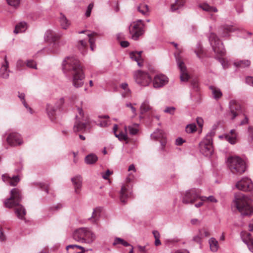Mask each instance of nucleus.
<instances>
[{
  "label": "nucleus",
  "instance_id": "nucleus-64",
  "mask_svg": "<svg viewBox=\"0 0 253 253\" xmlns=\"http://www.w3.org/2000/svg\"><path fill=\"white\" fill-rule=\"evenodd\" d=\"M184 142V141L181 138H178L176 140V144L177 145H181Z\"/></svg>",
  "mask_w": 253,
  "mask_h": 253
},
{
  "label": "nucleus",
  "instance_id": "nucleus-31",
  "mask_svg": "<svg viewBox=\"0 0 253 253\" xmlns=\"http://www.w3.org/2000/svg\"><path fill=\"white\" fill-rule=\"evenodd\" d=\"M235 67L238 68H245L249 67L251 65V61L249 60H242L236 61L234 63Z\"/></svg>",
  "mask_w": 253,
  "mask_h": 253
},
{
  "label": "nucleus",
  "instance_id": "nucleus-34",
  "mask_svg": "<svg viewBox=\"0 0 253 253\" xmlns=\"http://www.w3.org/2000/svg\"><path fill=\"white\" fill-rule=\"evenodd\" d=\"M27 28V23L24 22H21L15 26L14 31V33L18 34L24 32Z\"/></svg>",
  "mask_w": 253,
  "mask_h": 253
},
{
  "label": "nucleus",
  "instance_id": "nucleus-42",
  "mask_svg": "<svg viewBox=\"0 0 253 253\" xmlns=\"http://www.w3.org/2000/svg\"><path fill=\"white\" fill-rule=\"evenodd\" d=\"M221 30L223 31L222 35L223 37H226L228 35V33L232 32L233 31V28L230 26H227L222 28Z\"/></svg>",
  "mask_w": 253,
  "mask_h": 253
},
{
  "label": "nucleus",
  "instance_id": "nucleus-11",
  "mask_svg": "<svg viewBox=\"0 0 253 253\" xmlns=\"http://www.w3.org/2000/svg\"><path fill=\"white\" fill-rule=\"evenodd\" d=\"M136 83L142 86L148 85L152 81V78L146 72L138 70L134 74Z\"/></svg>",
  "mask_w": 253,
  "mask_h": 253
},
{
  "label": "nucleus",
  "instance_id": "nucleus-27",
  "mask_svg": "<svg viewBox=\"0 0 253 253\" xmlns=\"http://www.w3.org/2000/svg\"><path fill=\"white\" fill-rule=\"evenodd\" d=\"M59 39V36L54 32L48 30L45 34V40L49 42H55Z\"/></svg>",
  "mask_w": 253,
  "mask_h": 253
},
{
  "label": "nucleus",
  "instance_id": "nucleus-7",
  "mask_svg": "<svg viewBox=\"0 0 253 253\" xmlns=\"http://www.w3.org/2000/svg\"><path fill=\"white\" fill-rule=\"evenodd\" d=\"M22 200L21 191L17 188H13L10 191V197L6 199L4 206L6 208H12L20 204Z\"/></svg>",
  "mask_w": 253,
  "mask_h": 253
},
{
  "label": "nucleus",
  "instance_id": "nucleus-56",
  "mask_svg": "<svg viewBox=\"0 0 253 253\" xmlns=\"http://www.w3.org/2000/svg\"><path fill=\"white\" fill-rule=\"evenodd\" d=\"M39 186L41 189H42V190H44L46 191L47 193H48V186L47 185L45 184L42 183H40L39 184Z\"/></svg>",
  "mask_w": 253,
  "mask_h": 253
},
{
  "label": "nucleus",
  "instance_id": "nucleus-39",
  "mask_svg": "<svg viewBox=\"0 0 253 253\" xmlns=\"http://www.w3.org/2000/svg\"><path fill=\"white\" fill-rule=\"evenodd\" d=\"M97 157L94 154L87 155L85 159V161L87 164H92L97 161Z\"/></svg>",
  "mask_w": 253,
  "mask_h": 253
},
{
  "label": "nucleus",
  "instance_id": "nucleus-33",
  "mask_svg": "<svg viewBox=\"0 0 253 253\" xmlns=\"http://www.w3.org/2000/svg\"><path fill=\"white\" fill-rule=\"evenodd\" d=\"M113 131L116 137H118L120 140H126L127 139V136L126 133L120 131L118 133V126L115 125L113 127Z\"/></svg>",
  "mask_w": 253,
  "mask_h": 253
},
{
  "label": "nucleus",
  "instance_id": "nucleus-16",
  "mask_svg": "<svg viewBox=\"0 0 253 253\" xmlns=\"http://www.w3.org/2000/svg\"><path fill=\"white\" fill-rule=\"evenodd\" d=\"M82 121H84L85 122H82L80 120H77L76 121L73 127L74 132H77L85 131L86 127L89 126L90 122L87 118L85 119H83Z\"/></svg>",
  "mask_w": 253,
  "mask_h": 253
},
{
  "label": "nucleus",
  "instance_id": "nucleus-61",
  "mask_svg": "<svg viewBox=\"0 0 253 253\" xmlns=\"http://www.w3.org/2000/svg\"><path fill=\"white\" fill-rule=\"evenodd\" d=\"M248 130L251 140L253 142V126H249Z\"/></svg>",
  "mask_w": 253,
  "mask_h": 253
},
{
  "label": "nucleus",
  "instance_id": "nucleus-6",
  "mask_svg": "<svg viewBox=\"0 0 253 253\" xmlns=\"http://www.w3.org/2000/svg\"><path fill=\"white\" fill-rule=\"evenodd\" d=\"M134 176L129 173L126 178L125 183L122 186L120 192V199L122 203H125L126 200L131 195L132 188L131 182Z\"/></svg>",
  "mask_w": 253,
  "mask_h": 253
},
{
  "label": "nucleus",
  "instance_id": "nucleus-30",
  "mask_svg": "<svg viewBox=\"0 0 253 253\" xmlns=\"http://www.w3.org/2000/svg\"><path fill=\"white\" fill-rule=\"evenodd\" d=\"M210 250L212 252H216L219 247L218 241L214 238H211L209 240Z\"/></svg>",
  "mask_w": 253,
  "mask_h": 253
},
{
  "label": "nucleus",
  "instance_id": "nucleus-46",
  "mask_svg": "<svg viewBox=\"0 0 253 253\" xmlns=\"http://www.w3.org/2000/svg\"><path fill=\"white\" fill-rule=\"evenodd\" d=\"M18 97L22 101V103H23L24 106L26 108L29 109L30 113H32V109L30 107H28V104H27V103L25 101V100L24 99L25 94L24 93H19Z\"/></svg>",
  "mask_w": 253,
  "mask_h": 253
},
{
  "label": "nucleus",
  "instance_id": "nucleus-43",
  "mask_svg": "<svg viewBox=\"0 0 253 253\" xmlns=\"http://www.w3.org/2000/svg\"><path fill=\"white\" fill-rule=\"evenodd\" d=\"M201 7L204 10L210 12H216L217 11V10L216 8L210 6L209 5L207 4H204L202 5Z\"/></svg>",
  "mask_w": 253,
  "mask_h": 253
},
{
  "label": "nucleus",
  "instance_id": "nucleus-40",
  "mask_svg": "<svg viewBox=\"0 0 253 253\" xmlns=\"http://www.w3.org/2000/svg\"><path fill=\"white\" fill-rule=\"evenodd\" d=\"M137 9L141 13L146 15L149 11V7L146 4H140L138 6Z\"/></svg>",
  "mask_w": 253,
  "mask_h": 253
},
{
  "label": "nucleus",
  "instance_id": "nucleus-15",
  "mask_svg": "<svg viewBox=\"0 0 253 253\" xmlns=\"http://www.w3.org/2000/svg\"><path fill=\"white\" fill-rule=\"evenodd\" d=\"M7 143L11 146H16L23 143L21 135L16 132L10 133L6 138Z\"/></svg>",
  "mask_w": 253,
  "mask_h": 253
},
{
  "label": "nucleus",
  "instance_id": "nucleus-29",
  "mask_svg": "<svg viewBox=\"0 0 253 253\" xmlns=\"http://www.w3.org/2000/svg\"><path fill=\"white\" fill-rule=\"evenodd\" d=\"M84 33H87V35L88 38V42L90 43V47L91 49L93 51V49H94V43L95 42L94 37H96L97 36V34L95 32L90 33L87 31H83L79 32V33H80V34Z\"/></svg>",
  "mask_w": 253,
  "mask_h": 253
},
{
  "label": "nucleus",
  "instance_id": "nucleus-13",
  "mask_svg": "<svg viewBox=\"0 0 253 253\" xmlns=\"http://www.w3.org/2000/svg\"><path fill=\"white\" fill-rule=\"evenodd\" d=\"M64 100L63 98H60L55 106L48 104L46 107L47 113L51 120L53 121L55 118L56 111L59 109L63 104Z\"/></svg>",
  "mask_w": 253,
  "mask_h": 253
},
{
  "label": "nucleus",
  "instance_id": "nucleus-35",
  "mask_svg": "<svg viewBox=\"0 0 253 253\" xmlns=\"http://www.w3.org/2000/svg\"><path fill=\"white\" fill-rule=\"evenodd\" d=\"M128 129L129 133L131 135L136 134L139 131V125L138 124H133L131 126H129L127 127H125V129L126 130Z\"/></svg>",
  "mask_w": 253,
  "mask_h": 253
},
{
  "label": "nucleus",
  "instance_id": "nucleus-47",
  "mask_svg": "<svg viewBox=\"0 0 253 253\" xmlns=\"http://www.w3.org/2000/svg\"><path fill=\"white\" fill-rule=\"evenodd\" d=\"M199 234L201 236H204L206 237H208L211 235L210 231L205 228L199 230Z\"/></svg>",
  "mask_w": 253,
  "mask_h": 253
},
{
  "label": "nucleus",
  "instance_id": "nucleus-57",
  "mask_svg": "<svg viewBox=\"0 0 253 253\" xmlns=\"http://www.w3.org/2000/svg\"><path fill=\"white\" fill-rule=\"evenodd\" d=\"M201 236L199 233V235H196L193 237V241L196 243H201L202 241Z\"/></svg>",
  "mask_w": 253,
  "mask_h": 253
},
{
  "label": "nucleus",
  "instance_id": "nucleus-20",
  "mask_svg": "<svg viewBox=\"0 0 253 253\" xmlns=\"http://www.w3.org/2000/svg\"><path fill=\"white\" fill-rule=\"evenodd\" d=\"M14 207H15L14 212L17 217L19 219L24 220L25 219V216L26 214V211L25 208L20 204L15 205Z\"/></svg>",
  "mask_w": 253,
  "mask_h": 253
},
{
  "label": "nucleus",
  "instance_id": "nucleus-53",
  "mask_svg": "<svg viewBox=\"0 0 253 253\" xmlns=\"http://www.w3.org/2000/svg\"><path fill=\"white\" fill-rule=\"evenodd\" d=\"M126 107L129 108L131 109L132 113L134 114V116L136 115V109L131 103H127L126 104Z\"/></svg>",
  "mask_w": 253,
  "mask_h": 253
},
{
  "label": "nucleus",
  "instance_id": "nucleus-17",
  "mask_svg": "<svg viewBox=\"0 0 253 253\" xmlns=\"http://www.w3.org/2000/svg\"><path fill=\"white\" fill-rule=\"evenodd\" d=\"M242 241L247 245L249 250L253 253V238L251 234L246 231L241 233Z\"/></svg>",
  "mask_w": 253,
  "mask_h": 253
},
{
  "label": "nucleus",
  "instance_id": "nucleus-14",
  "mask_svg": "<svg viewBox=\"0 0 253 253\" xmlns=\"http://www.w3.org/2000/svg\"><path fill=\"white\" fill-rule=\"evenodd\" d=\"M175 56L177 65L180 70V80L183 82L187 81L189 78V76L187 73V69L184 63L179 55L175 54Z\"/></svg>",
  "mask_w": 253,
  "mask_h": 253
},
{
  "label": "nucleus",
  "instance_id": "nucleus-21",
  "mask_svg": "<svg viewBox=\"0 0 253 253\" xmlns=\"http://www.w3.org/2000/svg\"><path fill=\"white\" fill-rule=\"evenodd\" d=\"M73 184L74 186L75 192L79 194L81 190L82 185V178L80 175H77L71 179Z\"/></svg>",
  "mask_w": 253,
  "mask_h": 253
},
{
  "label": "nucleus",
  "instance_id": "nucleus-49",
  "mask_svg": "<svg viewBox=\"0 0 253 253\" xmlns=\"http://www.w3.org/2000/svg\"><path fill=\"white\" fill-rule=\"evenodd\" d=\"M200 201H209V202H213V203L217 202V200L214 198V197H213V196H209V197H201Z\"/></svg>",
  "mask_w": 253,
  "mask_h": 253
},
{
  "label": "nucleus",
  "instance_id": "nucleus-60",
  "mask_svg": "<svg viewBox=\"0 0 253 253\" xmlns=\"http://www.w3.org/2000/svg\"><path fill=\"white\" fill-rule=\"evenodd\" d=\"M195 52L196 53L197 56L201 58L203 52V49L200 47L195 51Z\"/></svg>",
  "mask_w": 253,
  "mask_h": 253
},
{
  "label": "nucleus",
  "instance_id": "nucleus-25",
  "mask_svg": "<svg viewBox=\"0 0 253 253\" xmlns=\"http://www.w3.org/2000/svg\"><path fill=\"white\" fill-rule=\"evenodd\" d=\"M101 211V210L100 208H96L94 209L91 217L89 218V220L94 224H97L100 218Z\"/></svg>",
  "mask_w": 253,
  "mask_h": 253
},
{
  "label": "nucleus",
  "instance_id": "nucleus-38",
  "mask_svg": "<svg viewBox=\"0 0 253 253\" xmlns=\"http://www.w3.org/2000/svg\"><path fill=\"white\" fill-rule=\"evenodd\" d=\"M60 22L62 28L64 29H66L70 25V23L65 16L62 14H60Z\"/></svg>",
  "mask_w": 253,
  "mask_h": 253
},
{
  "label": "nucleus",
  "instance_id": "nucleus-55",
  "mask_svg": "<svg viewBox=\"0 0 253 253\" xmlns=\"http://www.w3.org/2000/svg\"><path fill=\"white\" fill-rule=\"evenodd\" d=\"M175 108L173 107H167L165 110V112L169 113L170 114H173L174 112Z\"/></svg>",
  "mask_w": 253,
  "mask_h": 253
},
{
  "label": "nucleus",
  "instance_id": "nucleus-8",
  "mask_svg": "<svg viewBox=\"0 0 253 253\" xmlns=\"http://www.w3.org/2000/svg\"><path fill=\"white\" fill-rule=\"evenodd\" d=\"M143 27L144 24L141 20L135 21L130 24L129 27V31L132 39L137 40L143 34Z\"/></svg>",
  "mask_w": 253,
  "mask_h": 253
},
{
  "label": "nucleus",
  "instance_id": "nucleus-4",
  "mask_svg": "<svg viewBox=\"0 0 253 253\" xmlns=\"http://www.w3.org/2000/svg\"><path fill=\"white\" fill-rule=\"evenodd\" d=\"M228 166L230 171L234 174H241L246 169L245 161L238 157H231L228 158Z\"/></svg>",
  "mask_w": 253,
  "mask_h": 253
},
{
  "label": "nucleus",
  "instance_id": "nucleus-32",
  "mask_svg": "<svg viewBox=\"0 0 253 253\" xmlns=\"http://www.w3.org/2000/svg\"><path fill=\"white\" fill-rule=\"evenodd\" d=\"M66 250L68 253H75L78 252V250H81L82 251L81 252H84V249L83 247L76 245H71L67 246Z\"/></svg>",
  "mask_w": 253,
  "mask_h": 253
},
{
  "label": "nucleus",
  "instance_id": "nucleus-2",
  "mask_svg": "<svg viewBox=\"0 0 253 253\" xmlns=\"http://www.w3.org/2000/svg\"><path fill=\"white\" fill-rule=\"evenodd\" d=\"M234 203L238 211L241 214L251 215L253 213V207L251 205V200L243 194L235 195Z\"/></svg>",
  "mask_w": 253,
  "mask_h": 253
},
{
  "label": "nucleus",
  "instance_id": "nucleus-52",
  "mask_svg": "<svg viewBox=\"0 0 253 253\" xmlns=\"http://www.w3.org/2000/svg\"><path fill=\"white\" fill-rule=\"evenodd\" d=\"M93 3H90L88 7H87V10L86 11V12H85V15L86 17H89L90 15V13H91V11L93 8Z\"/></svg>",
  "mask_w": 253,
  "mask_h": 253
},
{
  "label": "nucleus",
  "instance_id": "nucleus-54",
  "mask_svg": "<svg viewBox=\"0 0 253 253\" xmlns=\"http://www.w3.org/2000/svg\"><path fill=\"white\" fill-rule=\"evenodd\" d=\"M159 134H157L156 132H154L152 135V137L153 138H155L156 139H159L161 137H163V134H162V130H159L158 131Z\"/></svg>",
  "mask_w": 253,
  "mask_h": 253
},
{
  "label": "nucleus",
  "instance_id": "nucleus-10",
  "mask_svg": "<svg viewBox=\"0 0 253 253\" xmlns=\"http://www.w3.org/2000/svg\"><path fill=\"white\" fill-rule=\"evenodd\" d=\"M200 190L197 189H192L185 192L182 202L184 204H193L198 200H201Z\"/></svg>",
  "mask_w": 253,
  "mask_h": 253
},
{
  "label": "nucleus",
  "instance_id": "nucleus-18",
  "mask_svg": "<svg viewBox=\"0 0 253 253\" xmlns=\"http://www.w3.org/2000/svg\"><path fill=\"white\" fill-rule=\"evenodd\" d=\"M230 113L232 115L231 119H234L241 112L240 104L235 100H231L230 102Z\"/></svg>",
  "mask_w": 253,
  "mask_h": 253
},
{
  "label": "nucleus",
  "instance_id": "nucleus-58",
  "mask_svg": "<svg viewBox=\"0 0 253 253\" xmlns=\"http://www.w3.org/2000/svg\"><path fill=\"white\" fill-rule=\"evenodd\" d=\"M246 83L250 85L253 86V77H248L246 78Z\"/></svg>",
  "mask_w": 253,
  "mask_h": 253
},
{
  "label": "nucleus",
  "instance_id": "nucleus-1",
  "mask_svg": "<svg viewBox=\"0 0 253 253\" xmlns=\"http://www.w3.org/2000/svg\"><path fill=\"white\" fill-rule=\"evenodd\" d=\"M63 69L64 72H70L73 75V84L76 87L83 85L84 78L82 66L80 61L75 57H68L64 61Z\"/></svg>",
  "mask_w": 253,
  "mask_h": 253
},
{
  "label": "nucleus",
  "instance_id": "nucleus-59",
  "mask_svg": "<svg viewBox=\"0 0 253 253\" xmlns=\"http://www.w3.org/2000/svg\"><path fill=\"white\" fill-rule=\"evenodd\" d=\"M6 240V237L3 232L2 228H0V240L4 241Z\"/></svg>",
  "mask_w": 253,
  "mask_h": 253
},
{
  "label": "nucleus",
  "instance_id": "nucleus-51",
  "mask_svg": "<svg viewBox=\"0 0 253 253\" xmlns=\"http://www.w3.org/2000/svg\"><path fill=\"white\" fill-rule=\"evenodd\" d=\"M112 174L113 171L108 169L105 172L102 173V176L104 179L109 180V177Z\"/></svg>",
  "mask_w": 253,
  "mask_h": 253
},
{
  "label": "nucleus",
  "instance_id": "nucleus-24",
  "mask_svg": "<svg viewBox=\"0 0 253 253\" xmlns=\"http://www.w3.org/2000/svg\"><path fill=\"white\" fill-rule=\"evenodd\" d=\"M2 178L4 181H8L10 185L13 186H16L19 181V178L18 176L10 177L7 174L2 175Z\"/></svg>",
  "mask_w": 253,
  "mask_h": 253
},
{
  "label": "nucleus",
  "instance_id": "nucleus-37",
  "mask_svg": "<svg viewBox=\"0 0 253 253\" xmlns=\"http://www.w3.org/2000/svg\"><path fill=\"white\" fill-rule=\"evenodd\" d=\"M185 2V0H175L174 3L171 4L170 9L172 11H174L180 7L182 6Z\"/></svg>",
  "mask_w": 253,
  "mask_h": 253
},
{
  "label": "nucleus",
  "instance_id": "nucleus-5",
  "mask_svg": "<svg viewBox=\"0 0 253 253\" xmlns=\"http://www.w3.org/2000/svg\"><path fill=\"white\" fill-rule=\"evenodd\" d=\"M209 40L217 58L221 59V62H224L223 56L225 55V49L219 38L214 33H211Z\"/></svg>",
  "mask_w": 253,
  "mask_h": 253
},
{
  "label": "nucleus",
  "instance_id": "nucleus-3",
  "mask_svg": "<svg viewBox=\"0 0 253 253\" xmlns=\"http://www.w3.org/2000/svg\"><path fill=\"white\" fill-rule=\"evenodd\" d=\"M73 238L76 241L85 244H91L95 239L94 234L86 228H81L76 230L73 234Z\"/></svg>",
  "mask_w": 253,
  "mask_h": 253
},
{
  "label": "nucleus",
  "instance_id": "nucleus-12",
  "mask_svg": "<svg viewBox=\"0 0 253 253\" xmlns=\"http://www.w3.org/2000/svg\"><path fill=\"white\" fill-rule=\"evenodd\" d=\"M236 187L240 190L251 191L253 189V183L250 179L244 177L236 183Z\"/></svg>",
  "mask_w": 253,
  "mask_h": 253
},
{
  "label": "nucleus",
  "instance_id": "nucleus-26",
  "mask_svg": "<svg viewBox=\"0 0 253 253\" xmlns=\"http://www.w3.org/2000/svg\"><path fill=\"white\" fill-rule=\"evenodd\" d=\"M141 51L140 52H132L130 54V58L137 62V64L139 67L142 66L143 60L141 57Z\"/></svg>",
  "mask_w": 253,
  "mask_h": 253
},
{
  "label": "nucleus",
  "instance_id": "nucleus-19",
  "mask_svg": "<svg viewBox=\"0 0 253 253\" xmlns=\"http://www.w3.org/2000/svg\"><path fill=\"white\" fill-rule=\"evenodd\" d=\"M168 82L167 77L163 74H159L156 76L153 80V86L154 87H160Z\"/></svg>",
  "mask_w": 253,
  "mask_h": 253
},
{
  "label": "nucleus",
  "instance_id": "nucleus-41",
  "mask_svg": "<svg viewBox=\"0 0 253 253\" xmlns=\"http://www.w3.org/2000/svg\"><path fill=\"white\" fill-rule=\"evenodd\" d=\"M197 130V127L195 124L188 125L185 128V131L188 133L195 132Z\"/></svg>",
  "mask_w": 253,
  "mask_h": 253
},
{
  "label": "nucleus",
  "instance_id": "nucleus-28",
  "mask_svg": "<svg viewBox=\"0 0 253 253\" xmlns=\"http://www.w3.org/2000/svg\"><path fill=\"white\" fill-rule=\"evenodd\" d=\"M225 138L231 144H235L237 142V134L235 130L232 129L229 133L225 135Z\"/></svg>",
  "mask_w": 253,
  "mask_h": 253
},
{
  "label": "nucleus",
  "instance_id": "nucleus-23",
  "mask_svg": "<svg viewBox=\"0 0 253 253\" xmlns=\"http://www.w3.org/2000/svg\"><path fill=\"white\" fill-rule=\"evenodd\" d=\"M140 118L142 119L144 118L143 115L146 113H152V108L149 105L147 101L144 102L140 106Z\"/></svg>",
  "mask_w": 253,
  "mask_h": 253
},
{
  "label": "nucleus",
  "instance_id": "nucleus-62",
  "mask_svg": "<svg viewBox=\"0 0 253 253\" xmlns=\"http://www.w3.org/2000/svg\"><path fill=\"white\" fill-rule=\"evenodd\" d=\"M196 122L199 127H202L203 125V120L201 118H197L196 119Z\"/></svg>",
  "mask_w": 253,
  "mask_h": 253
},
{
  "label": "nucleus",
  "instance_id": "nucleus-48",
  "mask_svg": "<svg viewBox=\"0 0 253 253\" xmlns=\"http://www.w3.org/2000/svg\"><path fill=\"white\" fill-rule=\"evenodd\" d=\"M26 66L30 68L37 69V64L36 62L33 60H28L26 62Z\"/></svg>",
  "mask_w": 253,
  "mask_h": 253
},
{
  "label": "nucleus",
  "instance_id": "nucleus-9",
  "mask_svg": "<svg viewBox=\"0 0 253 253\" xmlns=\"http://www.w3.org/2000/svg\"><path fill=\"white\" fill-rule=\"evenodd\" d=\"M200 152L206 156H210L213 152L212 140L211 136L207 135L199 144Z\"/></svg>",
  "mask_w": 253,
  "mask_h": 253
},
{
  "label": "nucleus",
  "instance_id": "nucleus-44",
  "mask_svg": "<svg viewBox=\"0 0 253 253\" xmlns=\"http://www.w3.org/2000/svg\"><path fill=\"white\" fill-rule=\"evenodd\" d=\"M78 46L80 50L84 51L87 47V42L85 40H80L78 42Z\"/></svg>",
  "mask_w": 253,
  "mask_h": 253
},
{
  "label": "nucleus",
  "instance_id": "nucleus-45",
  "mask_svg": "<svg viewBox=\"0 0 253 253\" xmlns=\"http://www.w3.org/2000/svg\"><path fill=\"white\" fill-rule=\"evenodd\" d=\"M113 244L114 245H116L117 244H122L126 247L129 246V244L127 242L125 241V240H124L121 238H116Z\"/></svg>",
  "mask_w": 253,
  "mask_h": 253
},
{
  "label": "nucleus",
  "instance_id": "nucleus-36",
  "mask_svg": "<svg viewBox=\"0 0 253 253\" xmlns=\"http://www.w3.org/2000/svg\"><path fill=\"white\" fill-rule=\"evenodd\" d=\"M210 88L211 90L213 96L215 99H218L222 96V93L220 89L214 86H211Z\"/></svg>",
  "mask_w": 253,
  "mask_h": 253
},
{
  "label": "nucleus",
  "instance_id": "nucleus-63",
  "mask_svg": "<svg viewBox=\"0 0 253 253\" xmlns=\"http://www.w3.org/2000/svg\"><path fill=\"white\" fill-rule=\"evenodd\" d=\"M121 88L123 89V90H127V92L129 93V89L128 88V84L126 83H123L121 85Z\"/></svg>",
  "mask_w": 253,
  "mask_h": 253
},
{
  "label": "nucleus",
  "instance_id": "nucleus-50",
  "mask_svg": "<svg viewBox=\"0 0 253 253\" xmlns=\"http://www.w3.org/2000/svg\"><path fill=\"white\" fill-rule=\"evenodd\" d=\"M7 3L13 7H16L20 3V0H6Z\"/></svg>",
  "mask_w": 253,
  "mask_h": 253
},
{
  "label": "nucleus",
  "instance_id": "nucleus-22",
  "mask_svg": "<svg viewBox=\"0 0 253 253\" xmlns=\"http://www.w3.org/2000/svg\"><path fill=\"white\" fill-rule=\"evenodd\" d=\"M8 62L7 60L6 56L4 57V62L2 64L0 69V75L3 78H7L9 76Z\"/></svg>",
  "mask_w": 253,
  "mask_h": 253
}]
</instances>
